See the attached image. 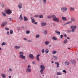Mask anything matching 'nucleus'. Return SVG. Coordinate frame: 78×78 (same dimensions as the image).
Returning a JSON list of instances; mask_svg holds the SVG:
<instances>
[{"instance_id":"obj_1","label":"nucleus","mask_w":78,"mask_h":78,"mask_svg":"<svg viewBox=\"0 0 78 78\" xmlns=\"http://www.w3.org/2000/svg\"><path fill=\"white\" fill-rule=\"evenodd\" d=\"M76 26H71V30H67V33H70V32H72L73 33V32H74L75 31V30H76Z\"/></svg>"},{"instance_id":"obj_2","label":"nucleus","mask_w":78,"mask_h":78,"mask_svg":"<svg viewBox=\"0 0 78 78\" xmlns=\"http://www.w3.org/2000/svg\"><path fill=\"white\" fill-rule=\"evenodd\" d=\"M40 68L42 69L40 70V72L41 74H43V71H44V69H45V66L44 65H41L40 66Z\"/></svg>"},{"instance_id":"obj_3","label":"nucleus","mask_w":78,"mask_h":78,"mask_svg":"<svg viewBox=\"0 0 78 78\" xmlns=\"http://www.w3.org/2000/svg\"><path fill=\"white\" fill-rule=\"evenodd\" d=\"M6 12L7 14H11V11L9 9H8L6 11Z\"/></svg>"},{"instance_id":"obj_4","label":"nucleus","mask_w":78,"mask_h":78,"mask_svg":"<svg viewBox=\"0 0 78 78\" xmlns=\"http://www.w3.org/2000/svg\"><path fill=\"white\" fill-rule=\"evenodd\" d=\"M67 9V8L66 7H64L61 9V10L63 12H64V11H66Z\"/></svg>"},{"instance_id":"obj_5","label":"nucleus","mask_w":78,"mask_h":78,"mask_svg":"<svg viewBox=\"0 0 78 78\" xmlns=\"http://www.w3.org/2000/svg\"><path fill=\"white\" fill-rule=\"evenodd\" d=\"M53 20H54V21H56V22H58L59 21V19L58 18H53Z\"/></svg>"},{"instance_id":"obj_6","label":"nucleus","mask_w":78,"mask_h":78,"mask_svg":"<svg viewBox=\"0 0 78 78\" xmlns=\"http://www.w3.org/2000/svg\"><path fill=\"white\" fill-rule=\"evenodd\" d=\"M8 23V22H3L2 23L1 26V27H3L4 26H5L6 24H7V23Z\"/></svg>"},{"instance_id":"obj_7","label":"nucleus","mask_w":78,"mask_h":78,"mask_svg":"<svg viewBox=\"0 0 78 78\" xmlns=\"http://www.w3.org/2000/svg\"><path fill=\"white\" fill-rule=\"evenodd\" d=\"M29 58H31V59L34 58V57L33 56V55L32 54H30L29 55Z\"/></svg>"},{"instance_id":"obj_8","label":"nucleus","mask_w":78,"mask_h":78,"mask_svg":"<svg viewBox=\"0 0 78 78\" xmlns=\"http://www.w3.org/2000/svg\"><path fill=\"white\" fill-rule=\"evenodd\" d=\"M71 19L72 21H71L68 22L67 23L68 24L70 23H72V21H73V22H75V19L74 18H71Z\"/></svg>"},{"instance_id":"obj_9","label":"nucleus","mask_w":78,"mask_h":78,"mask_svg":"<svg viewBox=\"0 0 78 78\" xmlns=\"http://www.w3.org/2000/svg\"><path fill=\"white\" fill-rule=\"evenodd\" d=\"M20 58H21V59H25V58H26L25 56L23 55H20Z\"/></svg>"},{"instance_id":"obj_10","label":"nucleus","mask_w":78,"mask_h":78,"mask_svg":"<svg viewBox=\"0 0 78 78\" xmlns=\"http://www.w3.org/2000/svg\"><path fill=\"white\" fill-rule=\"evenodd\" d=\"M62 20H63V21H67V19L66 17L62 16Z\"/></svg>"},{"instance_id":"obj_11","label":"nucleus","mask_w":78,"mask_h":78,"mask_svg":"<svg viewBox=\"0 0 78 78\" xmlns=\"http://www.w3.org/2000/svg\"><path fill=\"white\" fill-rule=\"evenodd\" d=\"M46 25H47V23H42L41 24V25L42 27L45 26Z\"/></svg>"},{"instance_id":"obj_12","label":"nucleus","mask_w":78,"mask_h":78,"mask_svg":"<svg viewBox=\"0 0 78 78\" xmlns=\"http://www.w3.org/2000/svg\"><path fill=\"white\" fill-rule=\"evenodd\" d=\"M71 62L73 64H75L76 63V61L75 60H71Z\"/></svg>"},{"instance_id":"obj_13","label":"nucleus","mask_w":78,"mask_h":78,"mask_svg":"<svg viewBox=\"0 0 78 78\" xmlns=\"http://www.w3.org/2000/svg\"><path fill=\"white\" fill-rule=\"evenodd\" d=\"M31 19L32 20V23H34L35 22V20L34 19V18L33 17H31Z\"/></svg>"},{"instance_id":"obj_14","label":"nucleus","mask_w":78,"mask_h":78,"mask_svg":"<svg viewBox=\"0 0 78 78\" xmlns=\"http://www.w3.org/2000/svg\"><path fill=\"white\" fill-rule=\"evenodd\" d=\"M26 72H31V69H27Z\"/></svg>"},{"instance_id":"obj_15","label":"nucleus","mask_w":78,"mask_h":78,"mask_svg":"<svg viewBox=\"0 0 78 78\" xmlns=\"http://www.w3.org/2000/svg\"><path fill=\"white\" fill-rule=\"evenodd\" d=\"M39 56H40V55H37V61H39L40 60H39V58L38 57H39Z\"/></svg>"},{"instance_id":"obj_16","label":"nucleus","mask_w":78,"mask_h":78,"mask_svg":"<svg viewBox=\"0 0 78 78\" xmlns=\"http://www.w3.org/2000/svg\"><path fill=\"white\" fill-rule=\"evenodd\" d=\"M24 20L25 22H27V21L28 20V18H27L26 17H24Z\"/></svg>"},{"instance_id":"obj_17","label":"nucleus","mask_w":78,"mask_h":78,"mask_svg":"<svg viewBox=\"0 0 78 78\" xmlns=\"http://www.w3.org/2000/svg\"><path fill=\"white\" fill-rule=\"evenodd\" d=\"M55 64H57V68H58V67H59V63L58 62H55Z\"/></svg>"},{"instance_id":"obj_18","label":"nucleus","mask_w":78,"mask_h":78,"mask_svg":"<svg viewBox=\"0 0 78 78\" xmlns=\"http://www.w3.org/2000/svg\"><path fill=\"white\" fill-rule=\"evenodd\" d=\"M2 76V78H6V75L4 74H1Z\"/></svg>"},{"instance_id":"obj_19","label":"nucleus","mask_w":78,"mask_h":78,"mask_svg":"<svg viewBox=\"0 0 78 78\" xmlns=\"http://www.w3.org/2000/svg\"><path fill=\"white\" fill-rule=\"evenodd\" d=\"M18 7L20 9L22 8V4L20 3L18 5Z\"/></svg>"},{"instance_id":"obj_20","label":"nucleus","mask_w":78,"mask_h":78,"mask_svg":"<svg viewBox=\"0 0 78 78\" xmlns=\"http://www.w3.org/2000/svg\"><path fill=\"white\" fill-rule=\"evenodd\" d=\"M65 65H66V66H68L69 65V62H65Z\"/></svg>"},{"instance_id":"obj_21","label":"nucleus","mask_w":78,"mask_h":78,"mask_svg":"<svg viewBox=\"0 0 78 78\" xmlns=\"http://www.w3.org/2000/svg\"><path fill=\"white\" fill-rule=\"evenodd\" d=\"M70 9L71 11H74L75 9H74V8L72 7H70Z\"/></svg>"},{"instance_id":"obj_22","label":"nucleus","mask_w":78,"mask_h":78,"mask_svg":"<svg viewBox=\"0 0 78 78\" xmlns=\"http://www.w3.org/2000/svg\"><path fill=\"white\" fill-rule=\"evenodd\" d=\"M45 52L46 53V54L48 53V52H49V51L48 50V49H46L45 51Z\"/></svg>"},{"instance_id":"obj_23","label":"nucleus","mask_w":78,"mask_h":78,"mask_svg":"<svg viewBox=\"0 0 78 78\" xmlns=\"http://www.w3.org/2000/svg\"><path fill=\"white\" fill-rule=\"evenodd\" d=\"M57 75H62V73H61L57 72Z\"/></svg>"},{"instance_id":"obj_24","label":"nucleus","mask_w":78,"mask_h":78,"mask_svg":"<svg viewBox=\"0 0 78 78\" xmlns=\"http://www.w3.org/2000/svg\"><path fill=\"white\" fill-rule=\"evenodd\" d=\"M19 19L20 20H23V19L22 17V15H20Z\"/></svg>"},{"instance_id":"obj_25","label":"nucleus","mask_w":78,"mask_h":78,"mask_svg":"<svg viewBox=\"0 0 78 78\" xmlns=\"http://www.w3.org/2000/svg\"><path fill=\"white\" fill-rule=\"evenodd\" d=\"M19 54L20 55V56H21V55H23V54H24V53H23V52H20L19 53Z\"/></svg>"},{"instance_id":"obj_26","label":"nucleus","mask_w":78,"mask_h":78,"mask_svg":"<svg viewBox=\"0 0 78 78\" xmlns=\"http://www.w3.org/2000/svg\"><path fill=\"white\" fill-rule=\"evenodd\" d=\"M55 33H57V34H59V35H60V34H61V33H60V32H59L57 30L55 31Z\"/></svg>"},{"instance_id":"obj_27","label":"nucleus","mask_w":78,"mask_h":78,"mask_svg":"<svg viewBox=\"0 0 78 78\" xmlns=\"http://www.w3.org/2000/svg\"><path fill=\"white\" fill-rule=\"evenodd\" d=\"M52 17L53 19H55L56 18V16L53 15L52 16Z\"/></svg>"},{"instance_id":"obj_28","label":"nucleus","mask_w":78,"mask_h":78,"mask_svg":"<svg viewBox=\"0 0 78 78\" xmlns=\"http://www.w3.org/2000/svg\"><path fill=\"white\" fill-rule=\"evenodd\" d=\"M45 44L46 45H48V44H50V42L46 41L45 42Z\"/></svg>"},{"instance_id":"obj_29","label":"nucleus","mask_w":78,"mask_h":78,"mask_svg":"<svg viewBox=\"0 0 78 78\" xmlns=\"http://www.w3.org/2000/svg\"><path fill=\"white\" fill-rule=\"evenodd\" d=\"M15 48L16 49H17V48H20V47L19 46H16L15 47Z\"/></svg>"},{"instance_id":"obj_30","label":"nucleus","mask_w":78,"mask_h":78,"mask_svg":"<svg viewBox=\"0 0 78 78\" xmlns=\"http://www.w3.org/2000/svg\"><path fill=\"white\" fill-rule=\"evenodd\" d=\"M2 14L3 15V16H4V17H6V15L5 13L3 12Z\"/></svg>"},{"instance_id":"obj_31","label":"nucleus","mask_w":78,"mask_h":78,"mask_svg":"<svg viewBox=\"0 0 78 78\" xmlns=\"http://www.w3.org/2000/svg\"><path fill=\"white\" fill-rule=\"evenodd\" d=\"M66 43H67V40L66 39L63 42V43L66 44Z\"/></svg>"},{"instance_id":"obj_32","label":"nucleus","mask_w":78,"mask_h":78,"mask_svg":"<svg viewBox=\"0 0 78 78\" xmlns=\"http://www.w3.org/2000/svg\"><path fill=\"white\" fill-rule=\"evenodd\" d=\"M52 39H53V40H55V41H57V38L55 37H52Z\"/></svg>"},{"instance_id":"obj_33","label":"nucleus","mask_w":78,"mask_h":78,"mask_svg":"<svg viewBox=\"0 0 78 78\" xmlns=\"http://www.w3.org/2000/svg\"><path fill=\"white\" fill-rule=\"evenodd\" d=\"M57 53V51H52V54H56Z\"/></svg>"},{"instance_id":"obj_34","label":"nucleus","mask_w":78,"mask_h":78,"mask_svg":"<svg viewBox=\"0 0 78 78\" xmlns=\"http://www.w3.org/2000/svg\"><path fill=\"white\" fill-rule=\"evenodd\" d=\"M53 57L55 59H58V57L56 56H53Z\"/></svg>"},{"instance_id":"obj_35","label":"nucleus","mask_w":78,"mask_h":78,"mask_svg":"<svg viewBox=\"0 0 78 78\" xmlns=\"http://www.w3.org/2000/svg\"><path fill=\"white\" fill-rule=\"evenodd\" d=\"M31 66L30 65H28V67H27V69H31Z\"/></svg>"},{"instance_id":"obj_36","label":"nucleus","mask_w":78,"mask_h":78,"mask_svg":"<svg viewBox=\"0 0 78 78\" xmlns=\"http://www.w3.org/2000/svg\"><path fill=\"white\" fill-rule=\"evenodd\" d=\"M10 33L11 34H12L13 33V31H12V30H10Z\"/></svg>"},{"instance_id":"obj_37","label":"nucleus","mask_w":78,"mask_h":78,"mask_svg":"<svg viewBox=\"0 0 78 78\" xmlns=\"http://www.w3.org/2000/svg\"><path fill=\"white\" fill-rule=\"evenodd\" d=\"M43 15H41L39 16V18H43Z\"/></svg>"},{"instance_id":"obj_38","label":"nucleus","mask_w":78,"mask_h":78,"mask_svg":"<svg viewBox=\"0 0 78 78\" xmlns=\"http://www.w3.org/2000/svg\"><path fill=\"white\" fill-rule=\"evenodd\" d=\"M51 17H52V16H48V19H51Z\"/></svg>"},{"instance_id":"obj_39","label":"nucleus","mask_w":78,"mask_h":78,"mask_svg":"<svg viewBox=\"0 0 78 78\" xmlns=\"http://www.w3.org/2000/svg\"><path fill=\"white\" fill-rule=\"evenodd\" d=\"M26 34H29L30 33V31L27 30L26 31Z\"/></svg>"},{"instance_id":"obj_40","label":"nucleus","mask_w":78,"mask_h":78,"mask_svg":"<svg viewBox=\"0 0 78 78\" xmlns=\"http://www.w3.org/2000/svg\"><path fill=\"white\" fill-rule=\"evenodd\" d=\"M40 37V35L39 34H37L36 36V38H39Z\"/></svg>"},{"instance_id":"obj_41","label":"nucleus","mask_w":78,"mask_h":78,"mask_svg":"<svg viewBox=\"0 0 78 78\" xmlns=\"http://www.w3.org/2000/svg\"><path fill=\"white\" fill-rule=\"evenodd\" d=\"M44 33L45 34H47V31L46 30H44Z\"/></svg>"},{"instance_id":"obj_42","label":"nucleus","mask_w":78,"mask_h":78,"mask_svg":"<svg viewBox=\"0 0 78 78\" xmlns=\"http://www.w3.org/2000/svg\"><path fill=\"white\" fill-rule=\"evenodd\" d=\"M41 52L42 53H45V50L44 49H42L41 50Z\"/></svg>"},{"instance_id":"obj_43","label":"nucleus","mask_w":78,"mask_h":78,"mask_svg":"<svg viewBox=\"0 0 78 78\" xmlns=\"http://www.w3.org/2000/svg\"><path fill=\"white\" fill-rule=\"evenodd\" d=\"M62 72H63V73H67V72H66V71L65 70H63L62 71Z\"/></svg>"},{"instance_id":"obj_44","label":"nucleus","mask_w":78,"mask_h":78,"mask_svg":"<svg viewBox=\"0 0 78 78\" xmlns=\"http://www.w3.org/2000/svg\"><path fill=\"white\" fill-rule=\"evenodd\" d=\"M5 44H6V43H5V42H3L2 43V45H5Z\"/></svg>"},{"instance_id":"obj_45","label":"nucleus","mask_w":78,"mask_h":78,"mask_svg":"<svg viewBox=\"0 0 78 78\" xmlns=\"http://www.w3.org/2000/svg\"><path fill=\"white\" fill-rule=\"evenodd\" d=\"M46 0H43V2L44 4H46Z\"/></svg>"},{"instance_id":"obj_46","label":"nucleus","mask_w":78,"mask_h":78,"mask_svg":"<svg viewBox=\"0 0 78 78\" xmlns=\"http://www.w3.org/2000/svg\"><path fill=\"white\" fill-rule=\"evenodd\" d=\"M5 28L6 29V30H9V29L8 28V27H6Z\"/></svg>"},{"instance_id":"obj_47","label":"nucleus","mask_w":78,"mask_h":78,"mask_svg":"<svg viewBox=\"0 0 78 78\" xmlns=\"http://www.w3.org/2000/svg\"><path fill=\"white\" fill-rule=\"evenodd\" d=\"M64 36H65V37H67V35L66 34H64Z\"/></svg>"},{"instance_id":"obj_48","label":"nucleus","mask_w":78,"mask_h":78,"mask_svg":"<svg viewBox=\"0 0 78 78\" xmlns=\"http://www.w3.org/2000/svg\"><path fill=\"white\" fill-rule=\"evenodd\" d=\"M35 17H39V16L37 15H36L35 16Z\"/></svg>"},{"instance_id":"obj_49","label":"nucleus","mask_w":78,"mask_h":78,"mask_svg":"<svg viewBox=\"0 0 78 78\" xmlns=\"http://www.w3.org/2000/svg\"><path fill=\"white\" fill-rule=\"evenodd\" d=\"M9 71H12V69H11L10 68L9 69Z\"/></svg>"},{"instance_id":"obj_50","label":"nucleus","mask_w":78,"mask_h":78,"mask_svg":"<svg viewBox=\"0 0 78 78\" xmlns=\"http://www.w3.org/2000/svg\"><path fill=\"white\" fill-rule=\"evenodd\" d=\"M28 42H31V40H28Z\"/></svg>"},{"instance_id":"obj_51","label":"nucleus","mask_w":78,"mask_h":78,"mask_svg":"<svg viewBox=\"0 0 78 78\" xmlns=\"http://www.w3.org/2000/svg\"><path fill=\"white\" fill-rule=\"evenodd\" d=\"M7 34L8 35H9V32H7Z\"/></svg>"},{"instance_id":"obj_52","label":"nucleus","mask_w":78,"mask_h":78,"mask_svg":"<svg viewBox=\"0 0 78 78\" xmlns=\"http://www.w3.org/2000/svg\"><path fill=\"white\" fill-rule=\"evenodd\" d=\"M24 40H25L26 41H27V38H24Z\"/></svg>"},{"instance_id":"obj_53","label":"nucleus","mask_w":78,"mask_h":78,"mask_svg":"<svg viewBox=\"0 0 78 78\" xmlns=\"http://www.w3.org/2000/svg\"><path fill=\"white\" fill-rule=\"evenodd\" d=\"M62 37H63V35H61L60 36V37H61V38H62Z\"/></svg>"},{"instance_id":"obj_54","label":"nucleus","mask_w":78,"mask_h":78,"mask_svg":"<svg viewBox=\"0 0 78 78\" xmlns=\"http://www.w3.org/2000/svg\"><path fill=\"white\" fill-rule=\"evenodd\" d=\"M32 64H35V62H32Z\"/></svg>"},{"instance_id":"obj_55","label":"nucleus","mask_w":78,"mask_h":78,"mask_svg":"<svg viewBox=\"0 0 78 78\" xmlns=\"http://www.w3.org/2000/svg\"><path fill=\"white\" fill-rule=\"evenodd\" d=\"M37 22H35L34 23V24H35V25H36V24H37Z\"/></svg>"},{"instance_id":"obj_56","label":"nucleus","mask_w":78,"mask_h":78,"mask_svg":"<svg viewBox=\"0 0 78 78\" xmlns=\"http://www.w3.org/2000/svg\"><path fill=\"white\" fill-rule=\"evenodd\" d=\"M9 20H10V21H11V20H12V19L11 18H9Z\"/></svg>"},{"instance_id":"obj_57","label":"nucleus","mask_w":78,"mask_h":78,"mask_svg":"<svg viewBox=\"0 0 78 78\" xmlns=\"http://www.w3.org/2000/svg\"><path fill=\"white\" fill-rule=\"evenodd\" d=\"M53 24L54 25V26H55V25H56V24H55V23H53Z\"/></svg>"},{"instance_id":"obj_58","label":"nucleus","mask_w":78,"mask_h":78,"mask_svg":"<svg viewBox=\"0 0 78 78\" xmlns=\"http://www.w3.org/2000/svg\"><path fill=\"white\" fill-rule=\"evenodd\" d=\"M9 78H11V76H9Z\"/></svg>"},{"instance_id":"obj_59","label":"nucleus","mask_w":78,"mask_h":78,"mask_svg":"<svg viewBox=\"0 0 78 78\" xmlns=\"http://www.w3.org/2000/svg\"><path fill=\"white\" fill-rule=\"evenodd\" d=\"M49 46L50 47H51V46L50 45H49Z\"/></svg>"},{"instance_id":"obj_60","label":"nucleus","mask_w":78,"mask_h":78,"mask_svg":"<svg viewBox=\"0 0 78 78\" xmlns=\"http://www.w3.org/2000/svg\"><path fill=\"white\" fill-rule=\"evenodd\" d=\"M67 38L68 39H70V38H69V37H67Z\"/></svg>"},{"instance_id":"obj_61","label":"nucleus","mask_w":78,"mask_h":78,"mask_svg":"<svg viewBox=\"0 0 78 78\" xmlns=\"http://www.w3.org/2000/svg\"><path fill=\"white\" fill-rule=\"evenodd\" d=\"M51 62H52V63H54V62H53V61H51Z\"/></svg>"},{"instance_id":"obj_62","label":"nucleus","mask_w":78,"mask_h":78,"mask_svg":"<svg viewBox=\"0 0 78 78\" xmlns=\"http://www.w3.org/2000/svg\"><path fill=\"white\" fill-rule=\"evenodd\" d=\"M70 48H68V49H70Z\"/></svg>"},{"instance_id":"obj_63","label":"nucleus","mask_w":78,"mask_h":78,"mask_svg":"<svg viewBox=\"0 0 78 78\" xmlns=\"http://www.w3.org/2000/svg\"><path fill=\"white\" fill-rule=\"evenodd\" d=\"M1 50V48H0V50Z\"/></svg>"},{"instance_id":"obj_64","label":"nucleus","mask_w":78,"mask_h":78,"mask_svg":"<svg viewBox=\"0 0 78 78\" xmlns=\"http://www.w3.org/2000/svg\"><path fill=\"white\" fill-rule=\"evenodd\" d=\"M0 5H1V2H0Z\"/></svg>"}]
</instances>
